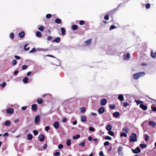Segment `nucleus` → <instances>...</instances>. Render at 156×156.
I'll return each instance as SVG.
<instances>
[{
  "instance_id": "obj_1",
  "label": "nucleus",
  "mask_w": 156,
  "mask_h": 156,
  "mask_svg": "<svg viewBox=\"0 0 156 156\" xmlns=\"http://www.w3.org/2000/svg\"><path fill=\"white\" fill-rule=\"evenodd\" d=\"M145 75V73L144 72H140L133 74V78L135 80H137L139 78L144 76Z\"/></svg>"
},
{
  "instance_id": "obj_2",
  "label": "nucleus",
  "mask_w": 156,
  "mask_h": 156,
  "mask_svg": "<svg viewBox=\"0 0 156 156\" xmlns=\"http://www.w3.org/2000/svg\"><path fill=\"white\" fill-rule=\"evenodd\" d=\"M131 142H134L137 141L136 134L135 133H133L130 136L129 139Z\"/></svg>"
},
{
  "instance_id": "obj_3",
  "label": "nucleus",
  "mask_w": 156,
  "mask_h": 156,
  "mask_svg": "<svg viewBox=\"0 0 156 156\" xmlns=\"http://www.w3.org/2000/svg\"><path fill=\"white\" fill-rule=\"evenodd\" d=\"M133 152L134 154H137L140 152V150L139 147H137L135 149H132Z\"/></svg>"
},
{
  "instance_id": "obj_4",
  "label": "nucleus",
  "mask_w": 156,
  "mask_h": 156,
  "mask_svg": "<svg viewBox=\"0 0 156 156\" xmlns=\"http://www.w3.org/2000/svg\"><path fill=\"white\" fill-rule=\"evenodd\" d=\"M40 121V117L39 115H38L35 116L34 119V122L35 124H38Z\"/></svg>"
},
{
  "instance_id": "obj_5",
  "label": "nucleus",
  "mask_w": 156,
  "mask_h": 156,
  "mask_svg": "<svg viewBox=\"0 0 156 156\" xmlns=\"http://www.w3.org/2000/svg\"><path fill=\"white\" fill-rule=\"evenodd\" d=\"M105 109L103 107H102L100 108H99L98 109V112L99 114H101L104 112Z\"/></svg>"
},
{
  "instance_id": "obj_6",
  "label": "nucleus",
  "mask_w": 156,
  "mask_h": 156,
  "mask_svg": "<svg viewBox=\"0 0 156 156\" xmlns=\"http://www.w3.org/2000/svg\"><path fill=\"white\" fill-rule=\"evenodd\" d=\"M107 103V100L105 99H103L101 101L100 104L101 105L104 106Z\"/></svg>"
},
{
  "instance_id": "obj_7",
  "label": "nucleus",
  "mask_w": 156,
  "mask_h": 156,
  "mask_svg": "<svg viewBox=\"0 0 156 156\" xmlns=\"http://www.w3.org/2000/svg\"><path fill=\"white\" fill-rule=\"evenodd\" d=\"M14 112V109L11 108H8L6 111L7 113L8 114H12Z\"/></svg>"
},
{
  "instance_id": "obj_8",
  "label": "nucleus",
  "mask_w": 156,
  "mask_h": 156,
  "mask_svg": "<svg viewBox=\"0 0 156 156\" xmlns=\"http://www.w3.org/2000/svg\"><path fill=\"white\" fill-rule=\"evenodd\" d=\"M38 138L40 141L41 142H42L44 140V136L42 134H40Z\"/></svg>"
},
{
  "instance_id": "obj_9",
  "label": "nucleus",
  "mask_w": 156,
  "mask_h": 156,
  "mask_svg": "<svg viewBox=\"0 0 156 156\" xmlns=\"http://www.w3.org/2000/svg\"><path fill=\"white\" fill-rule=\"evenodd\" d=\"M148 125L153 127H154L156 125V124L153 121H150L148 122Z\"/></svg>"
},
{
  "instance_id": "obj_10",
  "label": "nucleus",
  "mask_w": 156,
  "mask_h": 156,
  "mask_svg": "<svg viewBox=\"0 0 156 156\" xmlns=\"http://www.w3.org/2000/svg\"><path fill=\"white\" fill-rule=\"evenodd\" d=\"M37 105L36 104H33L32 105L31 107V109L33 111L36 112V110L37 109Z\"/></svg>"
},
{
  "instance_id": "obj_11",
  "label": "nucleus",
  "mask_w": 156,
  "mask_h": 156,
  "mask_svg": "<svg viewBox=\"0 0 156 156\" xmlns=\"http://www.w3.org/2000/svg\"><path fill=\"white\" fill-rule=\"evenodd\" d=\"M53 126L56 129L58 128L59 127V124L58 122H55L53 124Z\"/></svg>"
},
{
  "instance_id": "obj_12",
  "label": "nucleus",
  "mask_w": 156,
  "mask_h": 156,
  "mask_svg": "<svg viewBox=\"0 0 156 156\" xmlns=\"http://www.w3.org/2000/svg\"><path fill=\"white\" fill-rule=\"evenodd\" d=\"M123 148L121 147H119L118 150V152L119 154H123L122 152Z\"/></svg>"
},
{
  "instance_id": "obj_13",
  "label": "nucleus",
  "mask_w": 156,
  "mask_h": 156,
  "mask_svg": "<svg viewBox=\"0 0 156 156\" xmlns=\"http://www.w3.org/2000/svg\"><path fill=\"white\" fill-rule=\"evenodd\" d=\"M130 58V54L129 53H127L126 55H124V58L125 59L128 60Z\"/></svg>"
},
{
  "instance_id": "obj_14",
  "label": "nucleus",
  "mask_w": 156,
  "mask_h": 156,
  "mask_svg": "<svg viewBox=\"0 0 156 156\" xmlns=\"http://www.w3.org/2000/svg\"><path fill=\"white\" fill-rule=\"evenodd\" d=\"M105 128L108 131H111L112 129V126L110 125H107L106 126Z\"/></svg>"
},
{
  "instance_id": "obj_15",
  "label": "nucleus",
  "mask_w": 156,
  "mask_h": 156,
  "mask_svg": "<svg viewBox=\"0 0 156 156\" xmlns=\"http://www.w3.org/2000/svg\"><path fill=\"white\" fill-rule=\"evenodd\" d=\"M140 106L141 108L144 110H146L147 109V107L143 104H140Z\"/></svg>"
},
{
  "instance_id": "obj_16",
  "label": "nucleus",
  "mask_w": 156,
  "mask_h": 156,
  "mask_svg": "<svg viewBox=\"0 0 156 156\" xmlns=\"http://www.w3.org/2000/svg\"><path fill=\"white\" fill-rule=\"evenodd\" d=\"M25 35L24 32L23 31H22L20 32L19 34V36L20 38H23Z\"/></svg>"
},
{
  "instance_id": "obj_17",
  "label": "nucleus",
  "mask_w": 156,
  "mask_h": 156,
  "mask_svg": "<svg viewBox=\"0 0 156 156\" xmlns=\"http://www.w3.org/2000/svg\"><path fill=\"white\" fill-rule=\"evenodd\" d=\"M118 98L121 101H123L124 99V97L122 94L119 95L118 97Z\"/></svg>"
},
{
  "instance_id": "obj_18",
  "label": "nucleus",
  "mask_w": 156,
  "mask_h": 156,
  "mask_svg": "<svg viewBox=\"0 0 156 156\" xmlns=\"http://www.w3.org/2000/svg\"><path fill=\"white\" fill-rule=\"evenodd\" d=\"M80 118L82 122H85L86 121V118L84 116H81Z\"/></svg>"
},
{
  "instance_id": "obj_19",
  "label": "nucleus",
  "mask_w": 156,
  "mask_h": 156,
  "mask_svg": "<svg viewBox=\"0 0 156 156\" xmlns=\"http://www.w3.org/2000/svg\"><path fill=\"white\" fill-rule=\"evenodd\" d=\"M28 79L27 77H25L23 80V81L24 83H27L28 82Z\"/></svg>"
},
{
  "instance_id": "obj_20",
  "label": "nucleus",
  "mask_w": 156,
  "mask_h": 156,
  "mask_svg": "<svg viewBox=\"0 0 156 156\" xmlns=\"http://www.w3.org/2000/svg\"><path fill=\"white\" fill-rule=\"evenodd\" d=\"M122 130L123 131H125L126 133H128L129 131V129L127 127H125L123 128Z\"/></svg>"
},
{
  "instance_id": "obj_21",
  "label": "nucleus",
  "mask_w": 156,
  "mask_h": 156,
  "mask_svg": "<svg viewBox=\"0 0 156 156\" xmlns=\"http://www.w3.org/2000/svg\"><path fill=\"white\" fill-rule=\"evenodd\" d=\"M36 36L38 37H40L42 36V34L41 32H37L36 34Z\"/></svg>"
},
{
  "instance_id": "obj_22",
  "label": "nucleus",
  "mask_w": 156,
  "mask_h": 156,
  "mask_svg": "<svg viewBox=\"0 0 156 156\" xmlns=\"http://www.w3.org/2000/svg\"><path fill=\"white\" fill-rule=\"evenodd\" d=\"M91 39H89L87 41H85V44L87 45H89L91 43Z\"/></svg>"
},
{
  "instance_id": "obj_23",
  "label": "nucleus",
  "mask_w": 156,
  "mask_h": 156,
  "mask_svg": "<svg viewBox=\"0 0 156 156\" xmlns=\"http://www.w3.org/2000/svg\"><path fill=\"white\" fill-rule=\"evenodd\" d=\"M4 125L6 126H8L11 125V123L9 121H6L4 123Z\"/></svg>"
},
{
  "instance_id": "obj_24",
  "label": "nucleus",
  "mask_w": 156,
  "mask_h": 156,
  "mask_svg": "<svg viewBox=\"0 0 156 156\" xmlns=\"http://www.w3.org/2000/svg\"><path fill=\"white\" fill-rule=\"evenodd\" d=\"M60 39L59 37H57V38L55 39L53 41V42H55L57 43H58L60 42Z\"/></svg>"
},
{
  "instance_id": "obj_25",
  "label": "nucleus",
  "mask_w": 156,
  "mask_h": 156,
  "mask_svg": "<svg viewBox=\"0 0 156 156\" xmlns=\"http://www.w3.org/2000/svg\"><path fill=\"white\" fill-rule=\"evenodd\" d=\"M119 112H116L113 113V115L115 117H118L119 116Z\"/></svg>"
},
{
  "instance_id": "obj_26",
  "label": "nucleus",
  "mask_w": 156,
  "mask_h": 156,
  "mask_svg": "<svg viewBox=\"0 0 156 156\" xmlns=\"http://www.w3.org/2000/svg\"><path fill=\"white\" fill-rule=\"evenodd\" d=\"M151 56L153 58H155L156 57V53L153 52V51L151 52Z\"/></svg>"
},
{
  "instance_id": "obj_27",
  "label": "nucleus",
  "mask_w": 156,
  "mask_h": 156,
  "mask_svg": "<svg viewBox=\"0 0 156 156\" xmlns=\"http://www.w3.org/2000/svg\"><path fill=\"white\" fill-rule=\"evenodd\" d=\"M27 137L28 140H31L33 138L32 135L30 134H28L27 135Z\"/></svg>"
},
{
  "instance_id": "obj_28",
  "label": "nucleus",
  "mask_w": 156,
  "mask_h": 156,
  "mask_svg": "<svg viewBox=\"0 0 156 156\" xmlns=\"http://www.w3.org/2000/svg\"><path fill=\"white\" fill-rule=\"evenodd\" d=\"M37 50L39 51H48V48L44 49L42 48H38Z\"/></svg>"
},
{
  "instance_id": "obj_29",
  "label": "nucleus",
  "mask_w": 156,
  "mask_h": 156,
  "mask_svg": "<svg viewBox=\"0 0 156 156\" xmlns=\"http://www.w3.org/2000/svg\"><path fill=\"white\" fill-rule=\"evenodd\" d=\"M61 20L58 18H57L55 20V22L58 24H60L61 23Z\"/></svg>"
},
{
  "instance_id": "obj_30",
  "label": "nucleus",
  "mask_w": 156,
  "mask_h": 156,
  "mask_svg": "<svg viewBox=\"0 0 156 156\" xmlns=\"http://www.w3.org/2000/svg\"><path fill=\"white\" fill-rule=\"evenodd\" d=\"M80 137V135L79 134H76L73 136V139L74 140L79 138Z\"/></svg>"
},
{
  "instance_id": "obj_31",
  "label": "nucleus",
  "mask_w": 156,
  "mask_h": 156,
  "mask_svg": "<svg viewBox=\"0 0 156 156\" xmlns=\"http://www.w3.org/2000/svg\"><path fill=\"white\" fill-rule=\"evenodd\" d=\"M37 102L39 104H41L43 103V100L41 98H38L37 100Z\"/></svg>"
},
{
  "instance_id": "obj_32",
  "label": "nucleus",
  "mask_w": 156,
  "mask_h": 156,
  "mask_svg": "<svg viewBox=\"0 0 156 156\" xmlns=\"http://www.w3.org/2000/svg\"><path fill=\"white\" fill-rule=\"evenodd\" d=\"M85 141L83 140L82 142L79 144V145L81 147H84L85 144Z\"/></svg>"
},
{
  "instance_id": "obj_33",
  "label": "nucleus",
  "mask_w": 156,
  "mask_h": 156,
  "mask_svg": "<svg viewBox=\"0 0 156 156\" xmlns=\"http://www.w3.org/2000/svg\"><path fill=\"white\" fill-rule=\"evenodd\" d=\"M140 146L142 148H144L147 147V145L145 144H140Z\"/></svg>"
},
{
  "instance_id": "obj_34",
  "label": "nucleus",
  "mask_w": 156,
  "mask_h": 156,
  "mask_svg": "<svg viewBox=\"0 0 156 156\" xmlns=\"http://www.w3.org/2000/svg\"><path fill=\"white\" fill-rule=\"evenodd\" d=\"M78 27L77 25H73L72 26V28L73 30H76L78 29Z\"/></svg>"
},
{
  "instance_id": "obj_35",
  "label": "nucleus",
  "mask_w": 156,
  "mask_h": 156,
  "mask_svg": "<svg viewBox=\"0 0 156 156\" xmlns=\"http://www.w3.org/2000/svg\"><path fill=\"white\" fill-rule=\"evenodd\" d=\"M61 31L62 32V35L65 34L66 32V30L63 27H62L61 28Z\"/></svg>"
},
{
  "instance_id": "obj_36",
  "label": "nucleus",
  "mask_w": 156,
  "mask_h": 156,
  "mask_svg": "<svg viewBox=\"0 0 156 156\" xmlns=\"http://www.w3.org/2000/svg\"><path fill=\"white\" fill-rule=\"evenodd\" d=\"M120 136L121 137L124 136L126 137L127 136V134L125 133L122 132L120 133Z\"/></svg>"
},
{
  "instance_id": "obj_37",
  "label": "nucleus",
  "mask_w": 156,
  "mask_h": 156,
  "mask_svg": "<svg viewBox=\"0 0 156 156\" xmlns=\"http://www.w3.org/2000/svg\"><path fill=\"white\" fill-rule=\"evenodd\" d=\"M108 133L110 135L113 136L114 135V133L111 131H109L108 132Z\"/></svg>"
},
{
  "instance_id": "obj_38",
  "label": "nucleus",
  "mask_w": 156,
  "mask_h": 156,
  "mask_svg": "<svg viewBox=\"0 0 156 156\" xmlns=\"http://www.w3.org/2000/svg\"><path fill=\"white\" fill-rule=\"evenodd\" d=\"M38 29L42 31L44 30V27L43 26H41L40 27H39L38 28Z\"/></svg>"
},
{
  "instance_id": "obj_39",
  "label": "nucleus",
  "mask_w": 156,
  "mask_h": 156,
  "mask_svg": "<svg viewBox=\"0 0 156 156\" xmlns=\"http://www.w3.org/2000/svg\"><path fill=\"white\" fill-rule=\"evenodd\" d=\"M110 108L112 109H114L115 108V105L114 104H112L110 105Z\"/></svg>"
},
{
  "instance_id": "obj_40",
  "label": "nucleus",
  "mask_w": 156,
  "mask_h": 156,
  "mask_svg": "<svg viewBox=\"0 0 156 156\" xmlns=\"http://www.w3.org/2000/svg\"><path fill=\"white\" fill-rule=\"evenodd\" d=\"M150 139V137L149 136L146 135H145V140L146 141H148Z\"/></svg>"
},
{
  "instance_id": "obj_41",
  "label": "nucleus",
  "mask_w": 156,
  "mask_h": 156,
  "mask_svg": "<svg viewBox=\"0 0 156 156\" xmlns=\"http://www.w3.org/2000/svg\"><path fill=\"white\" fill-rule=\"evenodd\" d=\"M27 46H28L27 44H26L24 45V48L25 50L27 51L29 50V47H27V48H26V47H27Z\"/></svg>"
},
{
  "instance_id": "obj_42",
  "label": "nucleus",
  "mask_w": 156,
  "mask_h": 156,
  "mask_svg": "<svg viewBox=\"0 0 156 156\" xmlns=\"http://www.w3.org/2000/svg\"><path fill=\"white\" fill-rule=\"evenodd\" d=\"M6 83L5 82H3L0 85V86L4 88V87L6 85Z\"/></svg>"
},
{
  "instance_id": "obj_43",
  "label": "nucleus",
  "mask_w": 156,
  "mask_h": 156,
  "mask_svg": "<svg viewBox=\"0 0 156 156\" xmlns=\"http://www.w3.org/2000/svg\"><path fill=\"white\" fill-rule=\"evenodd\" d=\"M135 102L137 103V105H138L140 104H142L143 103V102L142 101H140V100H135Z\"/></svg>"
},
{
  "instance_id": "obj_44",
  "label": "nucleus",
  "mask_w": 156,
  "mask_h": 156,
  "mask_svg": "<svg viewBox=\"0 0 156 156\" xmlns=\"http://www.w3.org/2000/svg\"><path fill=\"white\" fill-rule=\"evenodd\" d=\"M28 68V66L26 65H23L22 67V69L23 70H24L27 69Z\"/></svg>"
},
{
  "instance_id": "obj_45",
  "label": "nucleus",
  "mask_w": 156,
  "mask_h": 156,
  "mask_svg": "<svg viewBox=\"0 0 156 156\" xmlns=\"http://www.w3.org/2000/svg\"><path fill=\"white\" fill-rule=\"evenodd\" d=\"M66 144L68 146H69L71 144V140H68L66 142Z\"/></svg>"
},
{
  "instance_id": "obj_46",
  "label": "nucleus",
  "mask_w": 156,
  "mask_h": 156,
  "mask_svg": "<svg viewBox=\"0 0 156 156\" xmlns=\"http://www.w3.org/2000/svg\"><path fill=\"white\" fill-rule=\"evenodd\" d=\"M105 139L106 140H111L112 139V138L110 136H107L105 137Z\"/></svg>"
},
{
  "instance_id": "obj_47",
  "label": "nucleus",
  "mask_w": 156,
  "mask_h": 156,
  "mask_svg": "<svg viewBox=\"0 0 156 156\" xmlns=\"http://www.w3.org/2000/svg\"><path fill=\"white\" fill-rule=\"evenodd\" d=\"M14 34L13 33H11L10 35V38L12 39L14 38Z\"/></svg>"
},
{
  "instance_id": "obj_48",
  "label": "nucleus",
  "mask_w": 156,
  "mask_h": 156,
  "mask_svg": "<svg viewBox=\"0 0 156 156\" xmlns=\"http://www.w3.org/2000/svg\"><path fill=\"white\" fill-rule=\"evenodd\" d=\"M146 8L147 9H148L150 7V5L149 3H147L145 5Z\"/></svg>"
},
{
  "instance_id": "obj_49",
  "label": "nucleus",
  "mask_w": 156,
  "mask_h": 156,
  "mask_svg": "<svg viewBox=\"0 0 156 156\" xmlns=\"http://www.w3.org/2000/svg\"><path fill=\"white\" fill-rule=\"evenodd\" d=\"M52 15L51 14H47L46 15V17L48 19H50Z\"/></svg>"
},
{
  "instance_id": "obj_50",
  "label": "nucleus",
  "mask_w": 156,
  "mask_h": 156,
  "mask_svg": "<svg viewBox=\"0 0 156 156\" xmlns=\"http://www.w3.org/2000/svg\"><path fill=\"white\" fill-rule=\"evenodd\" d=\"M129 105V103L127 102H125L123 103V106L125 107H126Z\"/></svg>"
},
{
  "instance_id": "obj_51",
  "label": "nucleus",
  "mask_w": 156,
  "mask_h": 156,
  "mask_svg": "<svg viewBox=\"0 0 156 156\" xmlns=\"http://www.w3.org/2000/svg\"><path fill=\"white\" fill-rule=\"evenodd\" d=\"M50 129V127L49 126H46L45 128V130L46 131H48V130Z\"/></svg>"
},
{
  "instance_id": "obj_52",
  "label": "nucleus",
  "mask_w": 156,
  "mask_h": 156,
  "mask_svg": "<svg viewBox=\"0 0 156 156\" xmlns=\"http://www.w3.org/2000/svg\"><path fill=\"white\" fill-rule=\"evenodd\" d=\"M84 23H85L84 21L83 20L80 21L79 22L80 24L81 25H84Z\"/></svg>"
},
{
  "instance_id": "obj_53",
  "label": "nucleus",
  "mask_w": 156,
  "mask_h": 156,
  "mask_svg": "<svg viewBox=\"0 0 156 156\" xmlns=\"http://www.w3.org/2000/svg\"><path fill=\"white\" fill-rule=\"evenodd\" d=\"M17 63V62L16 60H14L12 61V64L13 66H15Z\"/></svg>"
},
{
  "instance_id": "obj_54",
  "label": "nucleus",
  "mask_w": 156,
  "mask_h": 156,
  "mask_svg": "<svg viewBox=\"0 0 156 156\" xmlns=\"http://www.w3.org/2000/svg\"><path fill=\"white\" fill-rule=\"evenodd\" d=\"M36 51V49L34 48L31 50L30 51V53H32L35 52Z\"/></svg>"
},
{
  "instance_id": "obj_55",
  "label": "nucleus",
  "mask_w": 156,
  "mask_h": 156,
  "mask_svg": "<svg viewBox=\"0 0 156 156\" xmlns=\"http://www.w3.org/2000/svg\"><path fill=\"white\" fill-rule=\"evenodd\" d=\"M86 111V109L85 108H81V112H85Z\"/></svg>"
},
{
  "instance_id": "obj_56",
  "label": "nucleus",
  "mask_w": 156,
  "mask_h": 156,
  "mask_svg": "<svg viewBox=\"0 0 156 156\" xmlns=\"http://www.w3.org/2000/svg\"><path fill=\"white\" fill-rule=\"evenodd\" d=\"M104 18L105 20H108L109 19L108 15H107L105 16H104Z\"/></svg>"
},
{
  "instance_id": "obj_57",
  "label": "nucleus",
  "mask_w": 156,
  "mask_h": 156,
  "mask_svg": "<svg viewBox=\"0 0 156 156\" xmlns=\"http://www.w3.org/2000/svg\"><path fill=\"white\" fill-rule=\"evenodd\" d=\"M33 133L35 136H36L38 134V132L37 130H35L33 131Z\"/></svg>"
},
{
  "instance_id": "obj_58",
  "label": "nucleus",
  "mask_w": 156,
  "mask_h": 156,
  "mask_svg": "<svg viewBox=\"0 0 156 156\" xmlns=\"http://www.w3.org/2000/svg\"><path fill=\"white\" fill-rule=\"evenodd\" d=\"M115 27H116L114 25H112L109 28V30H111L113 29H115Z\"/></svg>"
},
{
  "instance_id": "obj_59",
  "label": "nucleus",
  "mask_w": 156,
  "mask_h": 156,
  "mask_svg": "<svg viewBox=\"0 0 156 156\" xmlns=\"http://www.w3.org/2000/svg\"><path fill=\"white\" fill-rule=\"evenodd\" d=\"M109 143L108 141H107L104 142V146H106L109 145Z\"/></svg>"
},
{
  "instance_id": "obj_60",
  "label": "nucleus",
  "mask_w": 156,
  "mask_h": 156,
  "mask_svg": "<svg viewBox=\"0 0 156 156\" xmlns=\"http://www.w3.org/2000/svg\"><path fill=\"white\" fill-rule=\"evenodd\" d=\"M89 130L90 131L93 132L94 131V129L92 127L89 128Z\"/></svg>"
},
{
  "instance_id": "obj_61",
  "label": "nucleus",
  "mask_w": 156,
  "mask_h": 156,
  "mask_svg": "<svg viewBox=\"0 0 156 156\" xmlns=\"http://www.w3.org/2000/svg\"><path fill=\"white\" fill-rule=\"evenodd\" d=\"M63 147V146L62 144H60L58 146V148L59 149H62Z\"/></svg>"
},
{
  "instance_id": "obj_62",
  "label": "nucleus",
  "mask_w": 156,
  "mask_h": 156,
  "mask_svg": "<svg viewBox=\"0 0 156 156\" xmlns=\"http://www.w3.org/2000/svg\"><path fill=\"white\" fill-rule=\"evenodd\" d=\"M151 108L152 110L154 112H156V107H152L151 106Z\"/></svg>"
},
{
  "instance_id": "obj_63",
  "label": "nucleus",
  "mask_w": 156,
  "mask_h": 156,
  "mask_svg": "<svg viewBox=\"0 0 156 156\" xmlns=\"http://www.w3.org/2000/svg\"><path fill=\"white\" fill-rule=\"evenodd\" d=\"M52 38V37L51 36H49L47 38V40L48 41H50L51 39Z\"/></svg>"
},
{
  "instance_id": "obj_64",
  "label": "nucleus",
  "mask_w": 156,
  "mask_h": 156,
  "mask_svg": "<svg viewBox=\"0 0 156 156\" xmlns=\"http://www.w3.org/2000/svg\"><path fill=\"white\" fill-rule=\"evenodd\" d=\"M27 108V106H23L22 107V110H25Z\"/></svg>"
}]
</instances>
